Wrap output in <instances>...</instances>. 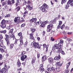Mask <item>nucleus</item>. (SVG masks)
Listing matches in <instances>:
<instances>
[{
    "instance_id": "f257e3e1",
    "label": "nucleus",
    "mask_w": 73,
    "mask_h": 73,
    "mask_svg": "<svg viewBox=\"0 0 73 73\" xmlns=\"http://www.w3.org/2000/svg\"><path fill=\"white\" fill-rule=\"evenodd\" d=\"M63 43H64V40L62 39L60 40V42H59L58 44H55L52 47V50H54L55 49H57V53H60V52L62 50V48L63 45Z\"/></svg>"
},
{
    "instance_id": "f03ea898",
    "label": "nucleus",
    "mask_w": 73,
    "mask_h": 73,
    "mask_svg": "<svg viewBox=\"0 0 73 73\" xmlns=\"http://www.w3.org/2000/svg\"><path fill=\"white\" fill-rule=\"evenodd\" d=\"M39 9L42 12L46 13L48 12V11L46 10V9L48 10L49 9V6L46 4L44 3L42 5V6L39 7Z\"/></svg>"
},
{
    "instance_id": "7ed1b4c3",
    "label": "nucleus",
    "mask_w": 73,
    "mask_h": 73,
    "mask_svg": "<svg viewBox=\"0 0 73 73\" xmlns=\"http://www.w3.org/2000/svg\"><path fill=\"white\" fill-rule=\"evenodd\" d=\"M14 21L15 23H17V24H19V23H23L24 21V19L23 18V17H15L14 20Z\"/></svg>"
},
{
    "instance_id": "20e7f679",
    "label": "nucleus",
    "mask_w": 73,
    "mask_h": 73,
    "mask_svg": "<svg viewBox=\"0 0 73 73\" xmlns=\"http://www.w3.org/2000/svg\"><path fill=\"white\" fill-rule=\"evenodd\" d=\"M3 44L4 40L0 39V51L1 53H4L6 49V47L4 46Z\"/></svg>"
},
{
    "instance_id": "39448f33",
    "label": "nucleus",
    "mask_w": 73,
    "mask_h": 73,
    "mask_svg": "<svg viewBox=\"0 0 73 73\" xmlns=\"http://www.w3.org/2000/svg\"><path fill=\"white\" fill-rule=\"evenodd\" d=\"M10 68V66H7L6 64L4 65V67L0 70V73H7L8 69Z\"/></svg>"
},
{
    "instance_id": "423d86ee",
    "label": "nucleus",
    "mask_w": 73,
    "mask_h": 73,
    "mask_svg": "<svg viewBox=\"0 0 73 73\" xmlns=\"http://www.w3.org/2000/svg\"><path fill=\"white\" fill-rule=\"evenodd\" d=\"M9 22V21H5L4 19H3L1 22V27L3 29H4L5 28H6V24H7Z\"/></svg>"
},
{
    "instance_id": "0eeeda50",
    "label": "nucleus",
    "mask_w": 73,
    "mask_h": 73,
    "mask_svg": "<svg viewBox=\"0 0 73 73\" xmlns=\"http://www.w3.org/2000/svg\"><path fill=\"white\" fill-rule=\"evenodd\" d=\"M26 54V52L25 51H23L21 52V56H22L21 57V60L22 61H24L25 60H27V56L26 55H24Z\"/></svg>"
},
{
    "instance_id": "6e6552de",
    "label": "nucleus",
    "mask_w": 73,
    "mask_h": 73,
    "mask_svg": "<svg viewBox=\"0 0 73 73\" xmlns=\"http://www.w3.org/2000/svg\"><path fill=\"white\" fill-rule=\"evenodd\" d=\"M69 4L72 6H73V0H69L67 3V4L65 5V9H68L69 7Z\"/></svg>"
},
{
    "instance_id": "1a4fd4ad",
    "label": "nucleus",
    "mask_w": 73,
    "mask_h": 73,
    "mask_svg": "<svg viewBox=\"0 0 73 73\" xmlns=\"http://www.w3.org/2000/svg\"><path fill=\"white\" fill-rule=\"evenodd\" d=\"M5 36L6 38H5V40L7 42V44L8 45L9 44V38H11V36L7 34H5Z\"/></svg>"
},
{
    "instance_id": "9d476101",
    "label": "nucleus",
    "mask_w": 73,
    "mask_h": 73,
    "mask_svg": "<svg viewBox=\"0 0 73 73\" xmlns=\"http://www.w3.org/2000/svg\"><path fill=\"white\" fill-rule=\"evenodd\" d=\"M32 44H33V46L34 48H37L40 49L41 47V46L39 45L38 43L35 42L34 41H33V42L32 43L31 45H32Z\"/></svg>"
},
{
    "instance_id": "9b49d317",
    "label": "nucleus",
    "mask_w": 73,
    "mask_h": 73,
    "mask_svg": "<svg viewBox=\"0 0 73 73\" xmlns=\"http://www.w3.org/2000/svg\"><path fill=\"white\" fill-rule=\"evenodd\" d=\"M70 65V62H69L67 64V66H66V69L65 70V73H69V67Z\"/></svg>"
},
{
    "instance_id": "f8f14e48",
    "label": "nucleus",
    "mask_w": 73,
    "mask_h": 73,
    "mask_svg": "<svg viewBox=\"0 0 73 73\" xmlns=\"http://www.w3.org/2000/svg\"><path fill=\"white\" fill-rule=\"evenodd\" d=\"M48 23H49V21L48 20L45 21L44 22L42 23L40 26L42 28H44V27H45L46 25Z\"/></svg>"
},
{
    "instance_id": "ddd939ff",
    "label": "nucleus",
    "mask_w": 73,
    "mask_h": 73,
    "mask_svg": "<svg viewBox=\"0 0 73 73\" xmlns=\"http://www.w3.org/2000/svg\"><path fill=\"white\" fill-rule=\"evenodd\" d=\"M43 67H44L43 64H40V66L39 69L40 70V72L41 73H42V72L44 71V68Z\"/></svg>"
},
{
    "instance_id": "4468645a",
    "label": "nucleus",
    "mask_w": 73,
    "mask_h": 73,
    "mask_svg": "<svg viewBox=\"0 0 73 73\" xmlns=\"http://www.w3.org/2000/svg\"><path fill=\"white\" fill-rule=\"evenodd\" d=\"M36 20L37 19L36 18H33L30 20V22L31 24H32L33 23H36Z\"/></svg>"
},
{
    "instance_id": "2eb2a0df",
    "label": "nucleus",
    "mask_w": 73,
    "mask_h": 73,
    "mask_svg": "<svg viewBox=\"0 0 73 73\" xmlns=\"http://www.w3.org/2000/svg\"><path fill=\"white\" fill-rule=\"evenodd\" d=\"M59 54L58 56H56L54 58V60H56V61H58V60H59L61 59V56H60V53H59Z\"/></svg>"
},
{
    "instance_id": "dca6fc26",
    "label": "nucleus",
    "mask_w": 73,
    "mask_h": 73,
    "mask_svg": "<svg viewBox=\"0 0 73 73\" xmlns=\"http://www.w3.org/2000/svg\"><path fill=\"white\" fill-rule=\"evenodd\" d=\"M30 36V40H35V38H34V37L33 36V33H30L29 35Z\"/></svg>"
},
{
    "instance_id": "f3484780",
    "label": "nucleus",
    "mask_w": 73,
    "mask_h": 73,
    "mask_svg": "<svg viewBox=\"0 0 73 73\" xmlns=\"http://www.w3.org/2000/svg\"><path fill=\"white\" fill-rule=\"evenodd\" d=\"M61 62L59 61V62H57L56 63V65H57V67L58 68H60L62 65V63H61L60 64Z\"/></svg>"
},
{
    "instance_id": "a211bd4d",
    "label": "nucleus",
    "mask_w": 73,
    "mask_h": 73,
    "mask_svg": "<svg viewBox=\"0 0 73 73\" xmlns=\"http://www.w3.org/2000/svg\"><path fill=\"white\" fill-rule=\"evenodd\" d=\"M47 58V56H46L45 55L43 56L42 58V62H44L45 61H46V60Z\"/></svg>"
},
{
    "instance_id": "6ab92c4d",
    "label": "nucleus",
    "mask_w": 73,
    "mask_h": 73,
    "mask_svg": "<svg viewBox=\"0 0 73 73\" xmlns=\"http://www.w3.org/2000/svg\"><path fill=\"white\" fill-rule=\"evenodd\" d=\"M21 64L20 62V60H19V59H18V61L17 63V66H18V67H19V68H20V66H21Z\"/></svg>"
},
{
    "instance_id": "aec40b11",
    "label": "nucleus",
    "mask_w": 73,
    "mask_h": 73,
    "mask_svg": "<svg viewBox=\"0 0 73 73\" xmlns=\"http://www.w3.org/2000/svg\"><path fill=\"white\" fill-rule=\"evenodd\" d=\"M51 27L52 29V28H53V23L52 22L50 23L49 25L47 26V29H49Z\"/></svg>"
},
{
    "instance_id": "412c9836",
    "label": "nucleus",
    "mask_w": 73,
    "mask_h": 73,
    "mask_svg": "<svg viewBox=\"0 0 73 73\" xmlns=\"http://www.w3.org/2000/svg\"><path fill=\"white\" fill-rule=\"evenodd\" d=\"M18 35L19 37H20V39L21 38H23V36L22 35V33L21 32H20L18 33Z\"/></svg>"
},
{
    "instance_id": "4be33fe9",
    "label": "nucleus",
    "mask_w": 73,
    "mask_h": 73,
    "mask_svg": "<svg viewBox=\"0 0 73 73\" xmlns=\"http://www.w3.org/2000/svg\"><path fill=\"white\" fill-rule=\"evenodd\" d=\"M48 62L50 63H52L53 61V59L52 58H48Z\"/></svg>"
},
{
    "instance_id": "5701e85b",
    "label": "nucleus",
    "mask_w": 73,
    "mask_h": 73,
    "mask_svg": "<svg viewBox=\"0 0 73 73\" xmlns=\"http://www.w3.org/2000/svg\"><path fill=\"white\" fill-rule=\"evenodd\" d=\"M20 7L18 6L15 9V10L16 11V12H19L20 10Z\"/></svg>"
},
{
    "instance_id": "b1692460",
    "label": "nucleus",
    "mask_w": 73,
    "mask_h": 73,
    "mask_svg": "<svg viewBox=\"0 0 73 73\" xmlns=\"http://www.w3.org/2000/svg\"><path fill=\"white\" fill-rule=\"evenodd\" d=\"M36 58L35 57H34L31 61V63L32 64H33L35 62V61H36Z\"/></svg>"
},
{
    "instance_id": "393cba45",
    "label": "nucleus",
    "mask_w": 73,
    "mask_h": 73,
    "mask_svg": "<svg viewBox=\"0 0 73 73\" xmlns=\"http://www.w3.org/2000/svg\"><path fill=\"white\" fill-rule=\"evenodd\" d=\"M0 33L1 34L3 33V34L5 35V34L6 33H7V30H1L0 31Z\"/></svg>"
},
{
    "instance_id": "a878e982",
    "label": "nucleus",
    "mask_w": 73,
    "mask_h": 73,
    "mask_svg": "<svg viewBox=\"0 0 73 73\" xmlns=\"http://www.w3.org/2000/svg\"><path fill=\"white\" fill-rule=\"evenodd\" d=\"M30 29L32 32V33H34L35 32L36 30L35 29H34L32 27H31L30 28Z\"/></svg>"
},
{
    "instance_id": "bb28decb",
    "label": "nucleus",
    "mask_w": 73,
    "mask_h": 73,
    "mask_svg": "<svg viewBox=\"0 0 73 73\" xmlns=\"http://www.w3.org/2000/svg\"><path fill=\"white\" fill-rule=\"evenodd\" d=\"M26 8H28L29 10H31L32 9V8L30 7V5L28 4L27 6H26Z\"/></svg>"
},
{
    "instance_id": "cd10ccee",
    "label": "nucleus",
    "mask_w": 73,
    "mask_h": 73,
    "mask_svg": "<svg viewBox=\"0 0 73 73\" xmlns=\"http://www.w3.org/2000/svg\"><path fill=\"white\" fill-rule=\"evenodd\" d=\"M28 12L27 11H26L24 13L23 17H25V16H27V15H28Z\"/></svg>"
},
{
    "instance_id": "c85d7f7f",
    "label": "nucleus",
    "mask_w": 73,
    "mask_h": 73,
    "mask_svg": "<svg viewBox=\"0 0 73 73\" xmlns=\"http://www.w3.org/2000/svg\"><path fill=\"white\" fill-rule=\"evenodd\" d=\"M23 38H22L21 39H20V45H22L23 44Z\"/></svg>"
},
{
    "instance_id": "c756f323",
    "label": "nucleus",
    "mask_w": 73,
    "mask_h": 73,
    "mask_svg": "<svg viewBox=\"0 0 73 73\" xmlns=\"http://www.w3.org/2000/svg\"><path fill=\"white\" fill-rule=\"evenodd\" d=\"M1 3L2 4V6H4L6 5H7V2H5V1H4L3 2H1Z\"/></svg>"
},
{
    "instance_id": "7c9ffc66",
    "label": "nucleus",
    "mask_w": 73,
    "mask_h": 73,
    "mask_svg": "<svg viewBox=\"0 0 73 73\" xmlns=\"http://www.w3.org/2000/svg\"><path fill=\"white\" fill-rule=\"evenodd\" d=\"M67 1V0H62L61 3V4H63L65 3Z\"/></svg>"
},
{
    "instance_id": "2f4dec72",
    "label": "nucleus",
    "mask_w": 73,
    "mask_h": 73,
    "mask_svg": "<svg viewBox=\"0 0 73 73\" xmlns=\"http://www.w3.org/2000/svg\"><path fill=\"white\" fill-rule=\"evenodd\" d=\"M7 4L8 5H12V3L11 1L10 0H8L7 1Z\"/></svg>"
},
{
    "instance_id": "473e14b6",
    "label": "nucleus",
    "mask_w": 73,
    "mask_h": 73,
    "mask_svg": "<svg viewBox=\"0 0 73 73\" xmlns=\"http://www.w3.org/2000/svg\"><path fill=\"white\" fill-rule=\"evenodd\" d=\"M11 16V14H6L5 16V17H8Z\"/></svg>"
},
{
    "instance_id": "72a5a7b5",
    "label": "nucleus",
    "mask_w": 73,
    "mask_h": 73,
    "mask_svg": "<svg viewBox=\"0 0 73 73\" xmlns=\"http://www.w3.org/2000/svg\"><path fill=\"white\" fill-rule=\"evenodd\" d=\"M52 29H47V32H52Z\"/></svg>"
},
{
    "instance_id": "f704fd0d",
    "label": "nucleus",
    "mask_w": 73,
    "mask_h": 73,
    "mask_svg": "<svg viewBox=\"0 0 73 73\" xmlns=\"http://www.w3.org/2000/svg\"><path fill=\"white\" fill-rule=\"evenodd\" d=\"M41 23L40 22L38 21L35 23V24H36V25H40L41 24Z\"/></svg>"
},
{
    "instance_id": "c9c22d12",
    "label": "nucleus",
    "mask_w": 73,
    "mask_h": 73,
    "mask_svg": "<svg viewBox=\"0 0 73 73\" xmlns=\"http://www.w3.org/2000/svg\"><path fill=\"white\" fill-rule=\"evenodd\" d=\"M48 45H47L46 44H44L43 45V48H46V46L47 47H48Z\"/></svg>"
},
{
    "instance_id": "e433bc0d",
    "label": "nucleus",
    "mask_w": 73,
    "mask_h": 73,
    "mask_svg": "<svg viewBox=\"0 0 73 73\" xmlns=\"http://www.w3.org/2000/svg\"><path fill=\"white\" fill-rule=\"evenodd\" d=\"M60 67H57L56 69V71H57V72H60Z\"/></svg>"
},
{
    "instance_id": "4c0bfd02",
    "label": "nucleus",
    "mask_w": 73,
    "mask_h": 73,
    "mask_svg": "<svg viewBox=\"0 0 73 73\" xmlns=\"http://www.w3.org/2000/svg\"><path fill=\"white\" fill-rule=\"evenodd\" d=\"M10 37L11 38H13V40H14L15 38V35H14L13 34L12 35L10 36Z\"/></svg>"
},
{
    "instance_id": "58836bf2",
    "label": "nucleus",
    "mask_w": 73,
    "mask_h": 73,
    "mask_svg": "<svg viewBox=\"0 0 73 73\" xmlns=\"http://www.w3.org/2000/svg\"><path fill=\"white\" fill-rule=\"evenodd\" d=\"M47 70L49 72H51L52 71L51 68H48L47 69Z\"/></svg>"
},
{
    "instance_id": "ea45409f",
    "label": "nucleus",
    "mask_w": 73,
    "mask_h": 73,
    "mask_svg": "<svg viewBox=\"0 0 73 73\" xmlns=\"http://www.w3.org/2000/svg\"><path fill=\"white\" fill-rule=\"evenodd\" d=\"M60 53H61V54H62L63 55H65V52H64V51L63 50H61L60 51Z\"/></svg>"
},
{
    "instance_id": "a19ab883",
    "label": "nucleus",
    "mask_w": 73,
    "mask_h": 73,
    "mask_svg": "<svg viewBox=\"0 0 73 73\" xmlns=\"http://www.w3.org/2000/svg\"><path fill=\"white\" fill-rule=\"evenodd\" d=\"M67 41L69 43H70L71 41H72V40L70 38H68L67 39Z\"/></svg>"
},
{
    "instance_id": "79ce46f5",
    "label": "nucleus",
    "mask_w": 73,
    "mask_h": 73,
    "mask_svg": "<svg viewBox=\"0 0 73 73\" xmlns=\"http://www.w3.org/2000/svg\"><path fill=\"white\" fill-rule=\"evenodd\" d=\"M25 23H23L21 26V28H23V27H24L25 26Z\"/></svg>"
},
{
    "instance_id": "37998d69",
    "label": "nucleus",
    "mask_w": 73,
    "mask_h": 73,
    "mask_svg": "<svg viewBox=\"0 0 73 73\" xmlns=\"http://www.w3.org/2000/svg\"><path fill=\"white\" fill-rule=\"evenodd\" d=\"M23 5H25L27 4V2L25 0H23Z\"/></svg>"
},
{
    "instance_id": "c03bdc74",
    "label": "nucleus",
    "mask_w": 73,
    "mask_h": 73,
    "mask_svg": "<svg viewBox=\"0 0 73 73\" xmlns=\"http://www.w3.org/2000/svg\"><path fill=\"white\" fill-rule=\"evenodd\" d=\"M14 46V44H11L10 45V48L11 49H13V46Z\"/></svg>"
},
{
    "instance_id": "a18cd8bd",
    "label": "nucleus",
    "mask_w": 73,
    "mask_h": 73,
    "mask_svg": "<svg viewBox=\"0 0 73 73\" xmlns=\"http://www.w3.org/2000/svg\"><path fill=\"white\" fill-rule=\"evenodd\" d=\"M13 30L14 29H11L10 30V31L9 32V33H11L12 32H13Z\"/></svg>"
},
{
    "instance_id": "49530a36",
    "label": "nucleus",
    "mask_w": 73,
    "mask_h": 73,
    "mask_svg": "<svg viewBox=\"0 0 73 73\" xmlns=\"http://www.w3.org/2000/svg\"><path fill=\"white\" fill-rule=\"evenodd\" d=\"M3 59V55L1 54H0V61L2 60Z\"/></svg>"
},
{
    "instance_id": "de8ad7c7",
    "label": "nucleus",
    "mask_w": 73,
    "mask_h": 73,
    "mask_svg": "<svg viewBox=\"0 0 73 73\" xmlns=\"http://www.w3.org/2000/svg\"><path fill=\"white\" fill-rule=\"evenodd\" d=\"M65 27V25H63L60 28L61 29H63Z\"/></svg>"
},
{
    "instance_id": "09e8293b",
    "label": "nucleus",
    "mask_w": 73,
    "mask_h": 73,
    "mask_svg": "<svg viewBox=\"0 0 73 73\" xmlns=\"http://www.w3.org/2000/svg\"><path fill=\"white\" fill-rule=\"evenodd\" d=\"M40 57V54L39 53H37V58H39Z\"/></svg>"
},
{
    "instance_id": "8fccbe9b",
    "label": "nucleus",
    "mask_w": 73,
    "mask_h": 73,
    "mask_svg": "<svg viewBox=\"0 0 73 73\" xmlns=\"http://www.w3.org/2000/svg\"><path fill=\"white\" fill-rule=\"evenodd\" d=\"M51 69H52V71H53V72H55L56 71V69H55V68H54L53 67H52L51 68Z\"/></svg>"
},
{
    "instance_id": "3c124183",
    "label": "nucleus",
    "mask_w": 73,
    "mask_h": 73,
    "mask_svg": "<svg viewBox=\"0 0 73 73\" xmlns=\"http://www.w3.org/2000/svg\"><path fill=\"white\" fill-rule=\"evenodd\" d=\"M65 29L66 30H69V28L68 26H66L65 28Z\"/></svg>"
},
{
    "instance_id": "603ef678",
    "label": "nucleus",
    "mask_w": 73,
    "mask_h": 73,
    "mask_svg": "<svg viewBox=\"0 0 73 73\" xmlns=\"http://www.w3.org/2000/svg\"><path fill=\"white\" fill-rule=\"evenodd\" d=\"M59 23L58 25H60V26H61V24H62V21H59Z\"/></svg>"
},
{
    "instance_id": "864d4df0",
    "label": "nucleus",
    "mask_w": 73,
    "mask_h": 73,
    "mask_svg": "<svg viewBox=\"0 0 73 73\" xmlns=\"http://www.w3.org/2000/svg\"><path fill=\"white\" fill-rule=\"evenodd\" d=\"M50 41H54V38H53V37H51Z\"/></svg>"
},
{
    "instance_id": "5fc2aeb1",
    "label": "nucleus",
    "mask_w": 73,
    "mask_h": 73,
    "mask_svg": "<svg viewBox=\"0 0 73 73\" xmlns=\"http://www.w3.org/2000/svg\"><path fill=\"white\" fill-rule=\"evenodd\" d=\"M18 41V40L16 39L15 41V43L14 44H17V41Z\"/></svg>"
},
{
    "instance_id": "6e6d98bb",
    "label": "nucleus",
    "mask_w": 73,
    "mask_h": 73,
    "mask_svg": "<svg viewBox=\"0 0 73 73\" xmlns=\"http://www.w3.org/2000/svg\"><path fill=\"white\" fill-rule=\"evenodd\" d=\"M28 41H27L25 43V45H26V46H27V45H28Z\"/></svg>"
},
{
    "instance_id": "4d7b16f0",
    "label": "nucleus",
    "mask_w": 73,
    "mask_h": 73,
    "mask_svg": "<svg viewBox=\"0 0 73 73\" xmlns=\"http://www.w3.org/2000/svg\"><path fill=\"white\" fill-rule=\"evenodd\" d=\"M3 38V37L2 36V35H0V39H2Z\"/></svg>"
},
{
    "instance_id": "13d9d810",
    "label": "nucleus",
    "mask_w": 73,
    "mask_h": 73,
    "mask_svg": "<svg viewBox=\"0 0 73 73\" xmlns=\"http://www.w3.org/2000/svg\"><path fill=\"white\" fill-rule=\"evenodd\" d=\"M47 46H48L47 47V46H46V52H48V46H49V45H47Z\"/></svg>"
},
{
    "instance_id": "bf43d9fd",
    "label": "nucleus",
    "mask_w": 73,
    "mask_h": 73,
    "mask_svg": "<svg viewBox=\"0 0 73 73\" xmlns=\"http://www.w3.org/2000/svg\"><path fill=\"white\" fill-rule=\"evenodd\" d=\"M67 34L68 35H72V32H68L67 33Z\"/></svg>"
},
{
    "instance_id": "052dcab7",
    "label": "nucleus",
    "mask_w": 73,
    "mask_h": 73,
    "mask_svg": "<svg viewBox=\"0 0 73 73\" xmlns=\"http://www.w3.org/2000/svg\"><path fill=\"white\" fill-rule=\"evenodd\" d=\"M26 64V62H22V65H24V66H25V65Z\"/></svg>"
},
{
    "instance_id": "680f3d73",
    "label": "nucleus",
    "mask_w": 73,
    "mask_h": 73,
    "mask_svg": "<svg viewBox=\"0 0 73 73\" xmlns=\"http://www.w3.org/2000/svg\"><path fill=\"white\" fill-rule=\"evenodd\" d=\"M3 64V62L0 63V69H1V66Z\"/></svg>"
},
{
    "instance_id": "e2e57ef3",
    "label": "nucleus",
    "mask_w": 73,
    "mask_h": 73,
    "mask_svg": "<svg viewBox=\"0 0 73 73\" xmlns=\"http://www.w3.org/2000/svg\"><path fill=\"white\" fill-rule=\"evenodd\" d=\"M21 69H22L21 68H20L19 69H17V71H18V72H19V70H21Z\"/></svg>"
},
{
    "instance_id": "0e129e2a",
    "label": "nucleus",
    "mask_w": 73,
    "mask_h": 73,
    "mask_svg": "<svg viewBox=\"0 0 73 73\" xmlns=\"http://www.w3.org/2000/svg\"><path fill=\"white\" fill-rule=\"evenodd\" d=\"M21 0H17V3H20V2H21Z\"/></svg>"
},
{
    "instance_id": "69168bd1",
    "label": "nucleus",
    "mask_w": 73,
    "mask_h": 73,
    "mask_svg": "<svg viewBox=\"0 0 73 73\" xmlns=\"http://www.w3.org/2000/svg\"><path fill=\"white\" fill-rule=\"evenodd\" d=\"M61 28V26L60 25H58V26L57 29H60Z\"/></svg>"
},
{
    "instance_id": "338daca9",
    "label": "nucleus",
    "mask_w": 73,
    "mask_h": 73,
    "mask_svg": "<svg viewBox=\"0 0 73 73\" xmlns=\"http://www.w3.org/2000/svg\"><path fill=\"white\" fill-rule=\"evenodd\" d=\"M11 2L13 4H14V3H15V1H14V0H12Z\"/></svg>"
},
{
    "instance_id": "774afa93",
    "label": "nucleus",
    "mask_w": 73,
    "mask_h": 73,
    "mask_svg": "<svg viewBox=\"0 0 73 73\" xmlns=\"http://www.w3.org/2000/svg\"><path fill=\"white\" fill-rule=\"evenodd\" d=\"M37 39L38 41H40V38L39 37H38L37 38Z\"/></svg>"
}]
</instances>
